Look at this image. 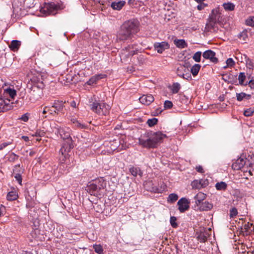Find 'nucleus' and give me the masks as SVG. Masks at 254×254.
<instances>
[{"label":"nucleus","mask_w":254,"mask_h":254,"mask_svg":"<svg viewBox=\"0 0 254 254\" xmlns=\"http://www.w3.org/2000/svg\"><path fill=\"white\" fill-rule=\"evenodd\" d=\"M252 254H254V250L252 252Z\"/></svg>","instance_id":"774afa93"},{"label":"nucleus","mask_w":254,"mask_h":254,"mask_svg":"<svg viewBox=\"0 0 254 254\" xmlns=\"http://www.w3.org/2000/svg\"><path fill=\"white\" fill-rule=\"evenodd\" d=\"M55 129L56 134H59L63 139L66 140L60 150V153L61 154L60 162L61 163H64L68 158V153L73 148L72 140L70 136L71 129L68 127H56Z\"/></svg>","instance_id":"f257e3e1"},{"label":"nucleus","mask_w":254,"mask_h":254,"mask_svg":"<svg viewBox=\"0 0 254 254\" xmlns=\"http://www.w3.org/2000/svg\"><path fill=\"white\" fill-rule=\"evenodd\" d=\"M227 67H229V66H227V64H226V65L224 66L223 67L224 69H226Z\"/></svg>","instance_id":"69168bd1"},{"label":"nucleus","mask_w":254,"mask_h":254,"mask_svg":"<svg viewBox=\"0 0 254 254\" xmlns=\"http://www.w3.org/2000/svg\"><path fill=\"white\" fill-rule=\"evenodd\" d=\"M254 113V107L250 108L245 110L244 112V115L246 117H250L253 115Z\"/></svg>","instance_id":"58836bf2"},{"label":"nucleus","mask_w":254,"mask_h":254,"mask_svg":"<svg viewBox=\"0 0 254 254\" xmlns=\"http://www.w3.org/2000/svg\"><path fill=\"white\" fill-rule=\"evenodd\" d=\"M21 45V42L18 40H14L11 42L10 44L9 45V47L11 50L15 52L17 51Z\"/></svg>","instance_id":"6ab92c4d"},{"label":"nucleus","mask_w":254,"mask_h":254,"mask_svg":"<svg viewBox=\"0 0 254 254\" xmlns=\"http://www.w3.org/2000/svg\"><path fill=\"white\" fill-rule=\"evenodd\" d=\"M161 112H162L161 110H160L159 109H157L155 111L153 112L152 113V115L155 116H157L159 114H160L161 113Z\"/></svg>","instance_id":"bf43d9fd"},{"label":"nucleus","mask_w":254,"mask_h":254,"mask_svg":"<svg viewBox=\"0 0 254 254\" xmlns=\"http://www.w3.org/2000/svg\"><path fill=\"white\" fill-rule=\"evenodd\" d=\"M178 199V196L177 194L171 193L168 197L167 201L169 203H173L177 201Z\"/></svg>","instance_id":"2f4dec72"},{"label":"nucleus","mask_w":254,"mask_h":254,"mask_svg":"<svg viewBox=\"0 0 254 254\" xmlns=\"http://www.w3.org/2000/svg\"><path fill=\"white\" fill-rule=\"evenodd\" d=\"M59 8L60 6L53 2L48 3L41 8L40 12L46 15H55Z\"/></svg>","instance_id":"0eeeda50"},{"label":"nucleus","mask_w":254,"mask_h":254,"mask_svg":"<svg viewBox=\"0 0 254 254\" xmlns=\"http://www.w3.org/2000/svg\"><path fill=\"white\" fill-rule=\"evenodd\" d=\"M173 106V103L171 101L166 100L165 101L164 104V107L165 109H170Z\"/></svg>","instance_id":"de8ad7c7"},{"label":"nucleus","mask_w":254,"mask_h":254,"mask_svg":"<svg viewBox=\"0 0 254 254\" xmlns=\"http://www.w3.org/2000/svg\"><path fill=\"white\" fill-rule=\"evenodd\" d=\"M211 228L201 229L198 233H197L196 238L201 243H205L207 241V239L211 235Z\"/></svg>","instance_id":"9d476101"},{"label":"nucleus","mask_w":254,"mask_h":254,"mask_svg":"<svg viewBox=\"0 0 254 254\" xmlns=\"http://www.w3.org/2000/svg\"><path fill=\"white\" fill-rule=\"evenodd\" d=\"M158 123V119L156 118H152L148 119L147 121V124L149 127H152L156 125Z\"/></svg>","instance_id":"e433bc0d"},{"label":"nucleus","mask_w":254,"mask_h":254,"mask_svg":"<svg viewBox=\"0 0 254 254\" xmlns=\"http://www.w3.org/2000/svg\"><path fill=\"white\" fill-rule=\"evenodd\" d=\"M22 138H24V139L26 141L28 140V137L27 136H23Z\"/></svg>","instance_id":"0e129e2a"},{"label":"nucleus","mask_w":254,"mask_h":254,"mask_svg":"<svg viewBox=\"0 0 254 254\" xmlns=\"http://www.w3.org/2000/svg\"><path fill=\"white\" fill-rule=\"evenodd\" d=\"M240 38H242L244 41H246L247 38V34L246 32H243L239 35Z\"/></svg>","instance_id":"864d4df0"},{"label":"nucleus","mask_w":254,"mask_h":254,"mask_svg":"<svg viewBox=\"0 0 254 254\" xmlns=\"http://www.w3.org/2000/svg\"><path fill=\"white\" fill-rule=\"evenodd\" d=\"M45 135V132L44 130L37 129L34 134H33V136L40 137L44 136Z\"/></svg>","instance_id":"79ce46f5"},{"label":"nucleus","mask_w":254,"mask_h":254,"mask_svg":"<svg viewBox=\"0 0 254 254\" xmlns=\"http://www.w3.org/2000/svg\"><path fill=\"white\" fill-rule=\"evenodd\" d=\"M206 198V194L202 192H199L194 197L196 203L200 204V202Z\"/></svg>","instance_id":"5701e85b"},{"label":"nucleus","mask_w":254,"mask_h":254,"mask_svg":"<svg viewBox=\"0 0 254 254\" xmlns=\"http://www.w3.org/2000/svg\"><path fill=\"white\" fill-rule=\"evenodd\" d=\"M238 214L237 209L235 207L232 208L230 211V216L231 218L236 217Z\"/></svg>","instance_id":"a18cd8bd"},{"label":"nucleus","mask_w":254,"mask_h":254,"mask_svg":"<svg viewBox=\"0 0 254 254\" xmlns=\"http://www.w3.org/2000/svg\"><path fill=\"white\" fill-rule=\"evenodd\" d=\"M195 169L196 171L198 173H203L204 172L203 169L201 166L199 165L198 166H196Z\"/></svg>","instance_id":"4d7b16f0"},{"label":"nucleus","mask_w":254,"mask_h":254,"mask_svg":"<svg viewBox=\"0 0 254 254\" xmlns=\"http://www.w3.org/2000/svg\"><path fill=\"white\" fill-rule=\"evenodd\" d=\"M169 89L173 94H177L179 92L181 88L180 84L178 82L173 83L172 85L170 86Z\"/></svg>","instance_id":"a878e982"},{"label":"nucleus","mask_w":254,"mask_h":254,"mask_svg":"<svg viewBox=\"0 0 254 254\" xmlns=\"http://www.w3.org/2000/svg\"><path fill=\"white\" fill-rule=\"evenodd\" d=\"M71 122L73 124H74L75 127L80 128H85L86 127V126L82 124L81 123H79V121H77L75 119L71 120Z\"/></svg>","instance_id":"ea45409f"},{"label":"nucleus","mask_w":254,"mask_h":254,"mask_svg":"<svg viewBox=\"0 0 254 254\" xmlns=\"http://www.w3.org/2000/svg\"><path fill=\"white\" fill-rule=\"evenodd\" d=\"M166 137V135L160 131L146 132L141 135L138 138V143L143 148H154L157 147L158 143L161 142Z\"/></svg>","instance_id":"7ed1b4c3"},{"label":"nucleus","mask_w":254,"mask_h":254,"mask_svg":"<svg viewBox=\"0 0 254 254\" xmlns=\"http://www.w3.org/2000/svg\"><path fill=\"white\" fill-rule=\"evenodd\" d=\"M18 197V193L16 190H12L9 192L6 196L7 199L9 201L15 200Z\"/></svg>","instance_id":"4be33fe9"},{"label":"nucleus","mask_w":254,"mask_h":254,"mask_svg":"<svg viewBox=\"0 0 254 254\" xmlns=\"http://www.w3.org/2000/svg\"><path fill=\"white\" fill-rule=\"evenodd\" d=\"M201 52L200 51L196 52L192 56L193 60L196 62H200L201 60Z\"/></svg>","instance_id":"f704fd0d"},{"label":"nucleus","mask_w":254,"mask_h":254,"mask_svg":"<svg viewBox=\"0 0 254 254\" xmlns=\"http://www.w3.org/2000/svg\"><path fill=\"white\" fill-rule=\"evenodd\" d=\"M139 22L135 19L125 21L121 25L117 34L118 41H126L131 39L139 31Z\"/></svg>","instance_id":"f03ea898"},{"label":"nucleus","mask_w":254,"mask_h":254,"mask_svg":"<svg viewBox=\"0 0 254 254\" xmlns=\"http://www.w3.org/2000/svg\"><path fill=\"white\" fill-rule=\"evenodd\" d=\"M180 68H181V69L180 68V67L178 68L177 70V74L180 77L185 78V74L182 73L181 72V70L184 68V67L181 66Z\"/></svg>","instance_id":"8fccbe9b"},{"label":"nucleus","mask_w":254,"mask_h":254,"mask_svg":"<svg viewBox=\"0 0 254 254\" xmlns=\"http://www.w3.org/2000/svg\"><path fill=\"white\" fill-rule=\"evenodd\" d=\"M227 184L224 182L217 183L215 185V188L218 190H225L227 189Z\"/></svg>","instance_id":"c85d7f7f"},{"label":"nucleus","mask_w":254,"mask_h":254,"mask_svg":"<svg viewBox=\"0 0 254 254\" xmlns=\"http://www.w3.org/2000/svg\"><path fill=\"white\" fill-rule=\"evenodd\" d=\"M11 99L4 98H0V112H3L10 110L12 108V102H10Z\"/></svg>","instance_id":"9b49d317"},{"label":"nucleus","mask_w":254,"mask_h":254,"mask_svg":"<svg viewBox=\"0 0 254 254\" xmlns=\"http://www.w3.org/2000/svg\"><path fill=\"white\" fill-rule=\"evenodd\" d=\"M70 106L74 108H76V103L75 101L72 100L69 103Z\"/></svg>","instance_id":"052dcab7"},{"label":"nucleus","mask_w":254,"mask_h":254,"mask_svg":"<svg viewBox=\"0 0 254 254\" xmlns=\"http://www.w3.org/2000/svg\"><path fill=\"white\" fill-rule=\"evenodd\" d=\"M12 144V140L11 141H8L3 142L0 144V151L3 150L4 148L6 147L7 146Z\"/></svg>","instance_id":"49530a36"},{"label":"nucleus","mask_w":254,"mask_h":254,"mask_svg":"<svg viewBox=\"0 0 254 254\" xmlns=\"http://www.w3.org/2000/svg\"><path fill=\"white\" fill-rule=\"evenodd\" d=\"M131 48V47L130 46H128L126 48V50H127L128 51V55L129 56H133L134 55L137 54V50H132V51H129V50Z\"/></svg>","instance_id":"09e8293b"},{"label":"nucleus","mask_w":254,"mask_h":254,"mask_svg":"<svg viewBox=\"0 0 254 254\" xmlns=\"http://www.w3.org/2000/svg\"><path fill=\"white\" fill-rule=\"evenodd\" d=\"M179 210L181 212H184L189 208V202L186 198H181L177 203Z\"/></svg>","instance_id":"dca6fc26"},{"label":"nucleus","mask_w":254,"mask_h":254,"mask_svg":"<svg viewBox=\"0 0 254 254\" xmlns=\"http://www.w3.org/2000/svg\"><path fill=\"white\" fill-rule=\"evenodd\" d=\"M106 187V182L102 178L96 180L87 186V191L95 196L100 194V191Z\"/></svg>","instance_id":"423d86ee"},{"label":"nucleus","mask_w":254,"mask_h":254,"mask_svg":"<svg viewBox=\"0 0 254 254\" xmlns=\"http://www.w3.org/2000/svg\"><path fill=\"white\" fill-rule=\"evenodd\" d=\"M177 218L175 216H171L170 217V224L174 228H177L178 227V224L177 223Z\"/></svg>","instance_id":"c9c22d12"},{"label":"nucleus","mask_w":254,"mask_h":254,"mask_svg":"<svg viewBox=\"0 0 254 254\" xmlns=\"http://www.w3.org/2000/svg\"><path fill=\"white\" fill-rule=\"evenodd\" d=\"M200 182H201V186H202V188H205L208 185V181L207 180H200Z\"/></svg>","instance_id":"603ef678"},{"label":"nucleus","mask_w":254,"mask_h":254,"mask_svg":"<svg viewBox=\"0 0 254 254\" xmlns=\"http://www.w3.org/2000/svg\"><path fill=\"white\" fill-rule=\"evenodd\" d=\"M174 43L176 46L180 49H183L188 47V44L184 39H175Z\"/></svg>","instance_id":"aec40b11"},{"label":"nucleus","mask_w":254,"mask_h":254,"mask_svg":"<svg viewBox=\"0 0 254 254\" xmlns=\"http://www.w3.org/2000/svg\"><path fill=\"white\" fill-rule=\"evenodd\" d=\"M64 107V103L61 101H55L51 107L45 106L42 112L43 114L46 115L47 113L52 116L58 115L62 112Z\"/></svg>","instance_id":"39448f33"},{"label":"nucleus","mask_w":254,"mask_h":254,"mask_svg":"<svg viewBox=\"0 0 254 254\" xmlns=\"http://www.w3.org/2000/svg\"><path fill=\"white\" fill-rule=\"evenodd\" d=\"M20 120L24 121V122H27L29 119V114L26 113L23 114L21 118H19Z\"/></svg>","instance_id":"3c124183"},{"label":"nucleus","mask_w":254,"mask_h":254,"mask_svg":"<svg viewBox=\"0 0 254 254\" xmlns=\"http://www.w3.org/2000/svg\"><path fill=\"white\" fill-rule=\"evenodd\" d=\"M226 63L227 64V66H229V67H233L235 64V62H234V61L233 60L232 58H228L226 60Z\"/></svg>","instance_id":"c03bdc74"},{"label":"nucleus","mask_w":254,"mask_h":254,"mask_svg":"<svg viewBox=\"0 0 254 254\" xmlns=\"http://www.w3.org/2000/svg\"><path fill=\"white\" fill-rule=\"evenodd\" d=\"M251 97V95L250 94H247L244 92L236 93L237 100L239 101H241L244 99L249 100Z\"/></svg>","instance_id":"b1692460"},{"label":"nucleus","mask_w":254,"mask_h":254,"mask_svg":"<svg viewBox=\"0 0 254 254\" xmlns=\"http://www.w3.org/2000/svg\"><path fill=\"white\" fill-rule=\"evenodd\" d=\"M199 205L200 209L202 211H208L211 210L213 207V205L207 201L202 202L201 204L200 203Z\"/></svg>","instance_id":"393cba45"},{"label":"nucleus","mask_w":254,"mask_h":254,"mask_svg":"<svg viewBox=\"0 0 254 254\" xmlns=\"http://www.w3.org/2000/svg\"><path fill=\"white\" fill-rule=\"evenodd\" d=\"M90 109L99 115L106 116L109 114L111 107L109 105L95 100L89 105Z\"/></svg>","instance_id":"20e7f679"},{"label":"nucleus","mask_w":254,"mask_h":254,"mask_svg":"<svg viewBox=\"0 0 254 254\" xmlns=\"http://www.w3.org/2000/svg\"><path fill=\"white\" fill-rule=\"evenodd\" d=\"M125 4V1H119L118 2L115 1L111 3V6L115 10H120L124 6Z\"/></svg>","instance_id":"412c9836"},{"label":"nucleus","mask_w":254,"mask_h":254,"mask_svg":"<svg viewBox=\"0 0 254 254\" xmlns=\"http://www.w3.org/2000/svg\"><path fill=\"white\" fill-rule=\"evenodd\" d=\"M18 159V156L14 153H12L9 155L8 160L9 162H14L15 161L17 160Z\"/></svg>","instance_id":"a19ab883"},{"label":"nucleus","mask_w":254,"mask_h":254,"mask_svg":"<svg viewBox=\"0 0 254 254\" xmlns=\"http://www.w3.org/2000/svg\"><path fill=\"white\" fill-rule=\"evenodd\" d=\"M198 4L203 3L204 0H195Z\"/></svg>","instance_id":"e2e57ef3"},{"label":"nucleus","mask_w":254,"mask_h":254,"mask_svg":"<svg viewBox=\"0 0 254 254\" xmlns=\"http://www.w3.org/2000/svg\"><path fill=\"white\" fill-rule=\"evenodd\" d=\"M207 4H205L204 3H201L198 4V5L197 6V8L199 10H201L204 8L205 7L207 6Z\"/></svg>","instance_id":"5fc2aeb1"},{"label":"nucleus","mask_w":254,"mask_h":254,"mask_svg":"<svg viewBox=\"0 0 254 254\" xmlns=\"http://www.w3.org/2000/svg\"><path fill=\"white\" fill-rule=\"evenodd\" d=\"M244 56L245 57L247 67L249 69H253L254 67V65L252 60L248 58L246 55H244Z\"/></svg>","instance_id":"7c9ffc66"},{"label":"nucleus","mask_w":254,"mask_h":254,"mask_svg":"<svg viewBox=\"0 0 254 254\" xmlns=\"http://www.w3.org/2000/svg\"><path fill=\"white\" fill-rule=\"evenodd\" d=\"M15 179L18 181L19 184L21 185L22 183V178L21 176L19 174H15L14 176Z\"/></svg>","instance_id":"6e6d98bb"},{"label":"nucleus","mask_w":254,"mask_h":254,"mask_svg":"<svg viewBox=\"0 0 254 254\" xmlns=\"http://www.w3.org/2000/svg\"><path fill=\"white\" fill-rule=\"evenodd\" d=\"M246 78V75L244 72H240L239 73L238 75V80L240 85L245 86L247 85V82L246 84L244 83Z\"/></svg>","instance_id":"c756f323"},{"label":"nucleus","mask_w":254,"mask_h":254,"mask_svg":"<svg viewBox=\"0 0 254 254\" xmlns=\"http://www.w3.org/2000/svg\"><path fill=\"white\" fill-rule=\"evenodd\" d=\"M2 95L4 98L13 100L16 96V91L13 88L10 87H6L3 89Z\"/></svg>","instance_id":"ddd939ff"},{"label":"nucleus","mask_w":254,"mask_h":254,"mask_svg":"<svg viewBox=\"0 0 254 254\" xmlns=\"http://www.w3.org/2000/svg\"><path fill=\"white\" fill-rule=\"evenodd\" d=\"M93 248L96 253L98 254H101L103 253V250L101 245H95L93 246Z\"/></svg>","instance_id":"37998d69"},{"label":"nucleus","mask_w":254,"mask_h":254,"mask_svg":"<svg viewBox=\"0 0 254 254\" xmlns=\"http://www.w3.org/2000/svg\"><path fill=\"white\" fill-rule=\"evenodd\" d=\"M2 214V212L1 211V207H0V216Z\"/></svg>","instance_id":"338daca9"},{"label":"nucleus","mask_w":254,"mask_h":254,"mask_svg":"<svg viewBox=\"0 0 254 254\" xmlns=\"http://www.w3.org/2000/svg\"><path fill=\"white\" fill-rule=\"evenodd\" d=\"M223 6L227 11H232L235 8V5L232 3H224Z\"/></svg>","instance_id":"473e14b6"},{"label":"nucleus","mask_w":254,"mask_h":254,"mask_svg":"<svg viewBox=\"0 0 254 254\" xmlns=\"http://www.w3.org/2000/svg\"><path fill=\"white\" fill-rule=\"evenodd\" d=\"M244 229L245 230L246 234H247V233L248 232L249 229H250L249 223L248 224H245L244 225Z\"/></svg>","instance_id":"680f3d73"},{"label":"nucleus","mask_w":254,"mask_h":254,"mask_svg":"<svg viewBox=\"0 0 254 254\" xmlns=\"http://www.w3.org/2000/svg\"><path fill=\"white\" fill-rule=\"evenodd\" d=\"M154 48L158 53L161 54L165 50L170 48V45L167 42H156L154 44Z\"/></svg>","instance_id":"f8f14e48"},{"label":"nucleus","mask_w":254,"mask_h":254,"mask_svg":"<svg viewBox=\"0 0 254 254\" xmlns=\"http://www.w3.org/2000/svg\"><path fill=\"white\" fill-rule=\"evenodd\" d=\"M246 25L254 27V16H250L246 20Z\"/></svg>","instance_id":"4c0bfd02"},{"label":"nucleus","mask_w":254,"mask_h":254,"mask_svg":"<svg viewBox=\"0 0 254 254\" xmlns=\"http://www.w3.org/2000/svg\"><path fill=\"white\" fill-rule=\"evenodd\" d=\"M249 85V86L251 87V88H254V80L251 79L250 80L248 83H247Z\"/></svg>","instance_id":"13d9d810"},{"label":"nucleus","mask_w":254,"mask_h":254,"mask_svg":"<svg viewBox=\"0 0 254 254\" xmlns=\"http://www.w3.org/2000/svg\"><path fill=\"white\" fill-rule=\"evenodd\" d=\"M129 172L134 177L137 175L141 176L142 174L141 170L138 167H132L129 168Z\"/></svg>","instance_id":"bb28decb"},{"label":"nucleus","mask_w":254,"mask_h":254,"mask_svg":"<svg viewBox=\"0 0 254 254\" xmlns=\"http://www.w3.org/2000/svg\"><path fill=\"white\" fill-rule=\"evenodd\" d=\"M215 53L211 50H208L205 51L202 54L203 58L209 60L211 62L215 64L217 63L218 61V60L215 57Z\"/></svg>","instance_id":"2eb2a0df"},{"label":"nucleus","mask_w":254,"mask_h":254,"mask_svg":"<svg viewBox=\"0 0 254 254\" xmlns=\"http://www.w3.org/2000/svg\"><path fill=\"white\" fill-rule=\"evenodd\" d=\"M154 100V97L151 94L143 95L139 98L140 102L145 105H149Z\"/></svg>","instance_id":"f3484780"},{"label":"nucleus","mask_w":254,"mask_h":254,"mask_svg":"<svg viewBox=\"0 0 254 254\" xmlns=\"http://www.w3.org/2000/svg\"><path fill=\"white\" fill-rule=\"evenodd\" d=\"M144 187L147 191L154 193H161L165 190L166 188L163 183H162L160 187H158L154 184L152 181L144 182Z\"/></svg>","instance_id":"6e6552de"},{"label":"nucleus","mask_w":254,"mask_h":254,"mask_svg":"<svg viewBox=\"0 0 254 254\" xmlns=\"http://www.w3.org/2000/svg\"><path fill=\"white\" fill-rule=\"evenodd\" d=\"M33 85L38 88L42 89L44 87L42 76L40 74H37L34 76L31 79Z\"/></svg>","instance_id":"4468645a"},{"label":"nucleus","mask_w":254,"mask_h":254,"mask_svg":"<svg viewBox=\"0 0 254 254\" xmlns=\"http://www.w3.org/2000/svg\"><path fill=\"white\" fill-rule=\"evenodd\" d=\"M200 184V180H194L191 183V185L193 189H200L202 188Z\"/></svg>","instance_id":"72a5a7b5"},{"label":"nucleus","mask_w":254,"mask_h":254,"mask_svg":"<svg viewBox=\"0 0 254 254\" xmlns=\"http://www.w3.org/2000/svg\"><path fill=\"white\" fill-rule=\"evenodd\" d=\"M201 65L199 64H194L190 68V72L193 76H195L200 69Z\"/></svg>","instance_id":"cd10ccee"},{"label":"nucleus","mask_w":254,"mask_h":254,"mask_svg":"<svg viewBox=\"0 0 254 254\" xmlns=\"http://www.w3.org/2000/svg\"><path fill=\"white\" fill-rule=\"evenodd\" d=\"M222 15L220 9L217 7L212 10L209 15V19L211 25H213L221 20Z\"/></svg>","instance_id":"1a4fd4ad"},{"label":"nucleus","mask_w":254,"mask_h":254,"mask_svg":"<svg viewBox=\"0 0 254 254\" xmlns=\"http://www.w3.org/2000/svg\"><path fill=\"white\" fill-rule=\"evenodd\" d=\"M106 77L105 74H96L92 77H91L89 80L86 82L88 85H92L94 84H96L98 81L100 79L104 78Z\"/></svg>","instance_id":"a211bd4d"}]
</instances>
